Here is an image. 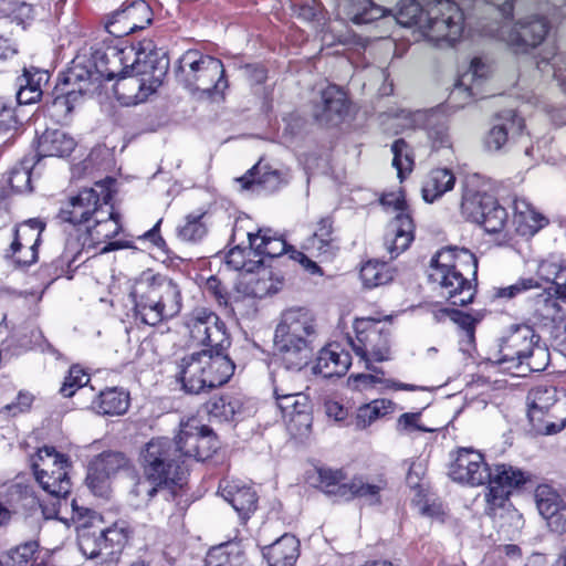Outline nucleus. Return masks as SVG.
I'll use <instances>...</instances> for the list:
<instances>
[{"mask_svg":"<svg viewBox=\"0 0 566 566\" xmlns=\"http://www.w3.org/2000/svg\"><path fill=\"white\" fill-rule=\"evenodd\" d=\"M210 440L211 436L208 430L187 423L180 429L176 441L172 442L174 451L178 454L179 459L184 457L203 461L207 452L201 450L200 442L206 443L210 442Z\"/></svg>","mask_w":566,"mask_h":566,"instance_id":"27","label":"nucleus"},{"mask_svg":"<svg viewBox=\"0 0 566 566\" xmlns=\"http://www.w3.org/2000/svg\"><path fill=\"white\" fill-rule=\"evenodd\" d=\"M269 566H294L300 556V542L291 535L284 534L263 552Z\"/></svg>","mask_w":566,"mask_h":566,"instance_id":"31","label":"nucleus"},{"mask_svg":"<svg viewBox=\"0 0 566 566\" xmlns=\"http://www.w3.org/2000/svg\"><path fill=\"white\" fill-rule=\"evenodd\" d=\"M558 295L554 287L537 290L533 296H527V306L533 316L545 323H563L565 313L558 303Z\"/></svg>","mask_w":566,"mask_h":566,"instance_id":"25","label":"nucleus"},{"mask_svg":"<svg viewBox=\"0 0 566 566\" xmlns=\"http://www.w3.org/2000/svg\"><path fill=\"white\" fill-rule=\"evenodd\" d=\"M248 239L254 250V256L274 259L286 252V242L273 234L271 229H260L258 232H249Z\"/></svg>","mask_w":566,"mask_h":566,"instance_id":"36","label":"nucleus"},{"mask_svg":"<svg viewBox=\"0 0 566 566\" xmlns=\"http://www.w3.org/2000/svg\"><path fill=\"white\" fill-rule=\"evenodd\" d=\"M90 381V376L77 365L70 368L69 375L60 389L64 397H72L78 389H82Z\"/></svg>","mask_w":566,"mask_h":566,"instance_id":"62","label":"nucleus"},{"mask_svg":"<svg viewBox=\"0 0 566 566\" xmlns=\"http://www.w3.org/2000/svg\"><path fill=\"white\" fill-rule=\"evenodd\" d=\"M455 176L447 168L432 169L423 180L422 198L426 202L432 203L446 192L453 189Z\"/></svg>","mask_w":566,"mask_h":566,"instance_id":"35","label":"nucleus"},{"mask_svg":"<svg viewBox=\"0 0 566 566\" xmlns=\"http://www.w3.org/2000/svg\"><path fill=\"white\" fill-rule=\"evenodd\" d=\"M168 60L158 52L143 50L130 64L132 75H123L115 84V93L126 104L147 99L161 85L167 73Z\"/></svg>","mask_w":566,"mask_h":566,"instance_id":"5","label":"nucleus"},{"mask_svg":"<svg viewBox=\"0 0 566 566\" xmlns=\"http://www.w3.org/2000/svg\"><path fill=\"white\" fill-rule=\"evenodd\" d=\"M489 73V67L481 59L474 57L468 71L460 75L452 94L467 92L470 96L476 95L475 88Z\"/></svg>","mask_w":566,"mask_h":566,"instance_id":"43","label":"nucleus"},{"mask_svg":"<svg viewBox=\"0 0 566 566\" xmlns=\"http://www.w3.org/2000/svg\"><path fill=\"white\" fill-rule=\"evenodd\" d=\"M104 210H106V216L101 214L95 218L93 221L94 224L86 226L83 233L78 234L76 238H73V234L70 233L66 247L71 252L80 254L83 249L93 248L95 244L118 234L120 226L113 210V206L109 203Z\"/></svg>","mask_w":566,"mask_h":566,"instance_id":"17","label":"nucleus"},{"mask_svg":"<svg viewBox=\"0 0 566 566\" xmlns=\"http://www.w3.org/2000/svg\"><path fill=\"white\" fill-rule=\"evenodd\" d=\"M347 17L356 24L369 23L391 13L390 10L371 0H345Z\"/></svg>","mask_w":566,"mask_h":566,"instance_id":"40","label":"nucleus"},{"mask_svg":"<svg viewBox=\"0 0 566 566\" xmlns=\"http://www.w3.org/2000/svg\"><path fill=\"white\" fill-rule=\"evenodd\" d=\"M493 10L501 17V21L483 24L481 32L503 41L515 52H526L543 42L548 32V24L543 18L530 17L511 23L513 0H505Z\"/></svg>","mask_w":566,"mask_h":566,"instance_id":"6","label":"nucleus"},{"mask_svg":"<svg viewBox=\"0 0 566 566\" xmlns=\"http://www.w3.org/2000/svg\"><path fill=\"white\" fill-rule=\"evenodd\" d=\"M151 22V9L144 0L132 2L115 11L106 22V30L122 38L146 28Z\"/></svg>","mask_w":566,"mask_h":566,"instance_id":"19","label":"nucleus"},{"mask_svg":"<svg viewBox=\"0 0 566 566\" xmlns=\"http://www.w3.org/2000/svg\"><path fill=\"white\" fill-rule=\"evenodd\" d=\"M514 209V223L521 235H534L546 224V219L523 199L515 201Z\"/></svg>","mask_w":566,"mask_h":566,"instance_id":"39","label":"nucleus"},{"mask_svg":"<svg viewBox=\"0 0 566 566\" xmlns=\"http://www.w3.org/2000/svg\"><path fill=\"white\" fill-rule=\"evenodd\" d=\"M315 336V318L310 311L297 307L282 314L274 344L286 369L300 371L308 364Z\"/></svg>","mask_w":566,"mask_h":566,"instance_id":"3","label":"nucleus"},{"mask_svg":"<svg viewBox=\"0 0 566 566\" xmlns=\"http://www.w3.org/2000/svg\"><path fill=\"white\" fill-rule=\"evenodd\" d=\"M102 80L97 66H94V70H92V66L73 62V65L63 76L61 84L67 88H75L76 95L80 97L98 92Z\"/></svg>","mask_w":566,"mask_h":566,"instance_id":"28","label":"nucleus"},{"mask_svg":"<svg viewBox=\"0 0 566 566\" xmlns=\"http://www.w3.org/2000/svg\"><path fill=\"white\" fill-rule=\"evenodd\" d=\"M113 179L98 181L92 188H84L75 196L69 198L60 210L59 217L62 221L82 231V227L91 224L101 214L106 216L104 210L113 199Z\"/></svg>","mask_w":566,"mask_h":566,"instance_id":"9","label":"nucleus"},{"mask_svg":"<svg viewBox=\"0 0 566 566\" xmlns=\"http://www.w3.org/2000/svg\"><path fill=\"white\" fill-rule=\"evenodd\" d=\"M252 255L254 256V250L251 247L249 250L235 247L228 252L226 264L228 268L235 271H244L245 273L252 272L264 262L263 258L256 260L251 259Z\"/></svg>","mask_w":566,"mask_h":566,"instance_id":"52","label":"nucleus"},{"mask_svg":"<svg viewBox=\"0 0 566 566\" xmlns=\"http://www.w3.org/2000/svg\"><path fill=\"white\" fill-rule=\"evenodd\" d=\"M205 213L188 214L184 222L177 228V237L180 241L195 243L207 234V226L203 222Z\"/></svg>","mask_w":566,"mask_h":566,"instance_id":"51","label":"nucleus"},{"mask_svg":"<svg viewBox=\"0 0 566 566\" xmlns=\"http://www.w3.org/2000/svg\"><path fill=\"white\" fill-rule=\"evenodd\" d=\"M349 366V354L340 349L338 345H328L319 352L313 371L325 378L339 377L347 371Z\"/></svg>","mask_w":566,"mask_h":566,"instance_id":"30","label":"nucleus"},{"mask_svg":"<svg viewBox=\"0 0 566 566\" xmlns=\"http://www.w3.org/2000/svg\"><path fill=\"white\" fill-rule=\"evenodd\" d=\"M39 226L38 221L30 220L17 228L10 247L11 256L17 264L27 266L36 261V243L42 230Z\"/></svg>","mask_w":566,"mask_h":566,"instance_id":"22","label":"nucleus"},{"mask_svg":"<svg viewBox=\"0 0 566 566\" xmlns=\"http://www.w3.org/2000/svg\"><path fill=\"white\" fill-rule=\"evenodd\" d=\"M164 483L148 479V476L138 478L129 491V502L135 507L147 505L151 497L157 493Z\"/></svg>","mask_w":566,"mask_h":566,"instance_id":"54","label":"nucleus"},{"mask_svg":"<svg viewBox=\"0 0 566 566\" xmlns=\"http://www.w3.org/2000/svg\"><path fill=\"white\" fill-rule=\"evenodd\" d=\"M526 480L527 476L522 470L509 464H496L488 481L511 492L512 489L524 484Z\"/></svg>","mask_w":566,"mask_h":566,"instance_id":"47","label":"nucleus"},{"mask_svg":"<svg viewBox=\"0 0 566 566\" xmlns=\"http://www.w3.org/2000/svg\"><path fill=\"white\" fill-rule=\"evenodd\" d=\"M524 120L513 109H505L501 112L490 129L485 145L489 149L499 150L509 140L510 136H515L522 132Z\"/></svg>","mask_w":566,"mask_h":566,"instance_id":"26","label":"nucleus"},{"mask_svg":"<svg viewBox=\"0 0 566 566\" xmlns=\"http://www.w3.org/2000/svg\"><path fill=\"white\" fill-rule=\"evenodd\" d=\"M132 296L136 316L150 326L172 318L181 310V290L167 276L144 274L135 284Z\"/></svg>","mask_w":566,"mask_h":566,"instance_id":"4","label":"nucleus"},{"mask_svg":"<svg viewBox=\"0 0 566 566\" xmlns=\"http://www.w3.org/2000/svg\"><path fill=\"white\" fill-rule=\"evenodd\" d=\"M356 340L353 343V349L356 355L366 361L367 369L369 363L384 361L389 359V329L379 322L371 318L358 319L355 325Z\"/></svg>","mask_w":566,"mask_h":566,"instance_id":"15","label":"nucleus"},{"mask_svg":"<svg viewBox=\"0 0 566 566\" xmlns=\"http://www.w3.org/2000/svg\"><path fill=\"white\" fill-rule=\"evenodd\" d=\"M242 284L247 294L262 298L269 294L276 293L281 281L273 277V273L269 268L260 264L254 271L244 274Z\"/></svg>","mask_w":566,"mask_h":566,"instance_id":"34","label":"nucleus"},{"mask_svg":"<svg viewBox=\"0 0 566 566\" xmlns=\"http://www.w3.org/2000/svg\"><path fill=\"white\" fill-rule=\"evenodd\" d=\"M497 516L500 528L510 538H514L524 527L523 514L512 505L504 507Z\"/></svg>","mask_w":566,"mask_h":566,"instance_id":"55","label":"nucleus"},{"mask_svg":"<svg viewBox=\"0 0 566 566\" xmlns=\"http://www.w3.org/2000/svg\"><path fill=\"white\" fill-rule=\"evenodd\" d=\"M541 289V283L535 277H520L514 284L502 287L497 291V296L513 298L521 294H527Z\"/></svg>","mask_w":566,"mask_h":566,"instance_id":"63","label":"nucleus"},{"mask_svg":"<svg viewBox=\"0 0 566 566\" xmlns=\"http://www.w3.org/2000/svg\"><path fill=\"white\" fill-rule=\"evenodd\" d=\"M206 410L211 418L219 421H238L253 412L250 400L237 395L212 397L206 403Z\"/></svg>","mask_w":566,"mask_h":566,"instance_id":"24","label":"nucleus"},{"mask_svg":"<svg viewBox=\"0 0 566 566\" xmlns=\"http://www.w3.org/2000/svg\"><path fill=\"white\" fill-rule=\"evenodd\" d=\"M478 261L467 249L444 248L431 259L429 279L441 287L442 295L452 304L464 306L472 302L475 286L464 277L463 271L470 270L474 275Z\"/></svg>","mask_w":566,"mask_h":566,"instance_id":"2","label":"nucleus"},{"mask_svg":"<svg viewBox=\"0 0 566 566\" xmlns=\"http://www.w3.org/2000/svg\"><path fill=\"white\" fill-rule=\"evenodd\" d=\"M128 471V460L120 452H105L101 454L93 464L87 480L91 488L95 489V480L108 479L119 471Z\"/></svg>","mask_w":566,"mask_h":566,"instance_id":"38","label":"nucleus"},{"mask_svg":"<svg viewBox=\"0 0 566 566\" xmlns=\"http://www.w3.org/2000/svg\"><path fill=\"white\" fill-rule=\"evenodd\" d=\"M101 535L103 537L102 543L107 555L120 551L128 538L126 528L118 524H114L105 530L101 528Z\"/></svg>","mask_w":566,"mask_h":566,"instance_id":"58","label":"nucleus"},{"mask_svg":"<svg viewBox=\"0 0 566 566\" xmlns=\"http://www.w3.org/2000/svg\"><path fill=\"white\" fill-rule=\"evenodd\" d=\"M490 485L485 492V512L491 516H497L499 511H504V507L511 505L509 503L510 491L501 488L494 483L489 482Z\"/></svg>","mask_w":566,"mask_h":566,"instance_id":"57","label":"nucleus"},{"mask_svg":"<svg viewBox=\"0 0 566 566\" xmlns=\"http://www.w3.org/2000/svg\"><path fill=\"white\" fill-rule=\"evenodd\" d=\"M494 199L492 196L480 192L469 184L463 185L462 199L460 203L462 214L470 221L476 222L488 209L486 200Z\"/></svg>","mask_w":566,"mask_h":566,"instance_id":"41","label":"nucleus"},{"mask_svg":"<svg viewBox=\"0 0 566 566\" xmlns=\"http://www.w3.org/2000/svg\"><path fill=\"white\" fill-rule=\"evenodd\" d=\"M177 78L191 93L208 96L222 93L228 86L223 63L197 50H188L179 57Z\"/></svg>","mask_w":566,"mask_h":566,"instance_id":"8","label":"nucleus"},{"mask_svg":"<svg viewBox=\"0 0 566 566\" xmlns=\"http://www.w3.org/2000/svg\"><path fill=\"white\" fill-rule=\"evenodd\" d=\"M78 99L75 88H67L60 84L52 107L57 114L67 115L72 112L75 102Z\"/></svg>","mask_w":566,"mask_h":566,"instance_id":"64","label":"nucleus"},{"mask_svg":"<svg viewBox=\"0 0 566 566\" xmlns=\"http://www.w3.org/2000/svg\"><path fill=\"white\" fill-rule=\"evenodd\" d=\"M69 506L71 507L70 517L63 516L62 513L57 515L60 520L72 523L77 531V535L80 532H90L88 528L93 527L95 522H98V517L94 511L78 506L75 500H72ZM64 513L66 514L67 510L63 511V514Z\"/></svg>","mask_w":566,"mask_h":566,"instance_id":"53","label":"nucleus"},{"mask_svg":"<svg viewBox=\"0 0 566 566\" xmlns=\"http://www.w3.org/2000/svg\"><path fill=\"white\" fill-rule=\"evenodd\" d=\"M375 371V374H356L350 375L347 379V385L353 390L364 391L370 388H374L376 385H382L384 387H389V379H385L378 374H382L381 370H377L376 368H369Z\"/></svg>","mask_w":566,"mask_h":566,"instance_id":"61","label":"nucleus"},{"mask_svg":"<svg viewBox=\"0 0 566 566\" xmlns=\"http://www.w3.org/2000/svg\"><path fill=\"white\" fill-rule=\"evenodd\" d=\"M144 474L164 485H181L187 469L174 451L172 441L158 438L149 441L142 454Z\"/></svg>","mask_w":566,"mask_h":566,"instance_id":"11","label":"nucleus"},{"mask_svg":"<svg viewBox=\"0 0 566 566\" xmlns=\"http://www.w3.org/2000/svg\"><path fill=\"white\" fill-rule=\"evenodd\" d=\"M274 397L289 432L295 438L307 436L313 422L307 396L301 388L285 390L282 385H274Z\"/></svg>","mask_w":566,"mask_h":566,"instance_id":"14","label":"nucleus"},{"mask_svg":"<svg viewBox=\"0 0 566 566\" xmlns=\"http://www.w3.org/2000/svg\"><path fill=\"white\" fill-rule=\"evenodd\" d=\"M428 125V138L434 149L451 147V138L444 120H440L436 115H431Z\"/></svg>","mask_w":566,"mask_h":566,"instance_id":"60","label":"nucleus"},{"mask_svg":"<svg viewBox=\"0 0 566 566\" xmlns=\"http://www.w3.org/2000/svg\"><path fill=\"white\" fill-rule=\"evenodd\" d=\"M69 468H54L53 471L46 472V478L41 476V474H34L36 482L40 486L50 495L56 497L57 509L56 514L63 513V511L69 510V502L65 496L70 493L71 490V481L69 478Z\"/></svg>","mask_w":566,"mask_h":566,"instance_id":"29","label":"nucleus"},{"mask_svg":"<svg viewBox=\"0 0 566 566\" xmlns=\"http://www.w3.org/2000/svg\"><path fill=\"white\" fill-rule=\"evenodd\" d=\"M527 416L535 432L553 434L566 424V397L557 398L553 386H536L527 396Z\"/></svg>","mask_w":566,"mask_h":566,"instance_id":"10","label":"nucleus"},{"mask_svg":"<svg viewBox=\"0 0 566 566\" xmlns=\"http://www.w3.org/2000/svg\"><path fill=\"white\" fill-rule=\"evenodd\" d=\"M143 50H146V52L154 51L151 42L148 41L138 49L134 46L108 48L105 52L96 54L93 66H97L101 80L119 78L128 73L130 64Z\"/></svg>","mask_w":566,"mask_h":566,"instance_id":"18","label":"nucleus"},{"mask_svg":"<svg viewBox=\"0 0 566 566\" xmlns=\"http://www.w3.org/2000/svg\"><path fill=\"white\" fill-rule=\"evenodd\" d=\"M129 407V394L123 388L109 387L102 390L92 400L91 408L98 415L120 416Z\"/></svg>","mask_w":566,"mask_h":566,"instance_id":"32","label":"nucleus"},{"mask_svg":"<svg viewBox=\"0 0 566 566\" xmlns=\"http://www.w3.org/2000/svg\"><path fill=\"white\" fill-rule=\"evenodd\" d=\"M464 31V15L459 4L451 0H438L427 10L423 36L436 44L453 45Z\"/></svg>","mask_w":566,"mask_h":566,"instance_id":"12","label":"nucleus"},{"mask_svg":"<svg viewBox=\"0 0 566 566\" xmlns=\"http://www.w3.org/2000/svg\"><path fill=\"white\" fill-rule=\"evenodd\" d=\"M449 476L458 483L478 486L491 478V470L480 451L459 448L450 465Z\"/></svg>","mask_w":566,"mask_h":566,"instance_id":"16","label":"nucleus"},{"mask_svg":"<svg viewBox=\"0 0 566 566\" xmlns=\"http://www.w3.org/2000/svg\"><path fill=\"white\" fill-rule=\"evenodd\" d=\"M486 210L482 213V218L478 219L475 223L483 227L488 233L501 232L507 221V212L501 207L495 199L486 200Z\"/></svg>","mask_w":566,"mask_h":566,"instance_id":"49","label":"nucleus"},{"mask_svg":"<svg viewBox=\"0 0 566 566\" xmlns=\"http://www.w3.org/2000/svg\"><path fill=\"white\" fill-rule=\"evenodd\" d=\"M102 541L101 528L93 532H80L77 535L78 547L88 558L97 557L105 551Z\"/></svg>","mask_w":566,"mask_h":566,"instance_id":"59","label":"nucleus"},{"mask_svg":"<svg viewBox=\"0 0 566 566\" xmlns=\"http://www.w3.org/2000/svg\"><path fill=\"white\" fill-rule=\"evenodd\" d=\"M333 226L328 218H323L318 221L316 229L310 239V247L316 250L319 254L331 255L334 253L336 247L334 243Z\"/></svg>","mask_w":566,"mask_h":566,"instance_id":"50","label":"nucleus"},{"mask_svg":"<svg viewBox=\"0 0 566 566\" xmlns=\"http://www.w3.org/2000/svg\"><path fill=\"white\" fill-rule=\"evenodd\" d=\"M426 15L427 11L424 12L422 10L417 0H400L395 19L401 25H415L422 32L426 23Z\"/></svg>","mask_w":566,"mask_h":566,"instance_id":"48","label":"nucleus"},{"mask_svg":"<svg viewBox=\"0 0 566 566\" xmlns=\"http://www.w3.org/2000/svg\"><path fill=\"white\" fill-rule=\"evenodd\" d=\"M220 495L243 520L256 510L258 494L253 488L241 480H223L219 485Z\"/></svg>","mask_w":566,"mask_h":566,"instance_id":"21","label":"nucleus"},{"mask_svg":"<svg viewBox=\"0 0 566 566\" xmlns=\"http://www.w3.org/2000/svg\"><path fill=\"white\" fill-rule=\"evenodd\" d=\"M187 327L193 344L209 348L187 355L178 363L177 378L182 389L198 395L224 385L234 373V364L224 354L230 339L223 322L213 312L198 308Z\"/></svg>","mask_w":566,"mask_h":566,"instance_id":"1","label":"nucleus"},{"mask_svg":"<svg viewBox=\"0 0 566 566\" xmlns=\"http://www.w3.org/2000/svg\"><path fill=\"white\" fill-rule=\"evenodd\" d=\"M547 346L528 325L516 326L502 339L493 361L505 368L523 367L530 371H542L549 364Z\"/></svg>","mask_w":566,"mask_h":566,"instance_id":"7","label":"nucleus"},{"mask_svg":"<svg viewBox=\"0 0 566 566\" xmlns=\"http://www.w3.org/2000/svg\"><path fill=\"white\" fill-rule=\"evenodd\" d=\"M395 403L388 399H375L358 408L355 419L357 429L364 430L379 418L394 412Z\"/></svg>","mask_w":566,"mask_h":566,"instance_id":"44","label":"nucleus"},{"mask_svg":"<svg viewBox=\"0 0 566 566\" xmlns=\"http://www.w3.org/2000/svg\"><path fill=\"white\" fill-rule=\"evenodd\" d=\"M237 181L241 184L243 189L260 186L264 190L274 191L282 184L283 176L281 171L259 161L244 176L238 178Z\"/></svg>","mask_w":566,"mask_h":566,"instance_id":"37","label":"nucleus"},{"mask_svg":"<svg viewBox=\"0 0 566 566\" xmlns=\"http://www.w3.org/2000/svg\"><path fill=\"white\" fill-rule=\"evenodd\" d=\"M534 497L536 507L549 528L556 533L566 532V505L558 493L543 484L536 488Z\"/></svg>","mask_w":566,"mask_h":566,"instance_id":"20","label":"nucleus"},{"mask_svg":"<svg viewBox=\"0 0 566 566\" xmlns=\"http://www.w3.org/2000/svg\"><path fill=\"white\" fill-rule=\"evenodd\" d=\"M392 277V270L385 262L368 261L360 269L361 282L368 289L387 284Z\"/></svg>","mask_w":566,"mask_h":566,"instance_id":"46","label":"nucleus"},{"mask_svg":"<svg viewBox=\"0 0 566 566\" xmlns=\"http://www.w3.org/2000/svg\"><path fill=\"white\" fill-rule=\"evenodd\" d=\"M346 94L336 85H329L322 91L321 103L315 106L314 116L321 123L336 125L348 114Z\"/></svg>","mask_w":566,"mask_h":566,"instance_id":"23","label":"nucleus"},{"mask_svg":"<svg viewBox=\"0 0 566 566\" xmlns=\"http://www.w3.org/2000/svg\"><path fill=\"white\" fill-rule=\"evenodd\" d=\"M391 151L394 155L392 166L397 170L398 178L403 180L405 176L411 172L413 167V159L409 147L403 139H397L391 145Z\"/></svg>","mask_w":566,"mask_h":566,"instance_id":"56","label":"nucleus"},{"mask_svg":"<svg viewBox=\"0 0 566 566\" xmlns=\"http://www.w3.org/2000/svg\"><path fill=\"white\" fill-rule=\"evenodd\" d=\"M386 482L382 479L366 480L354 478L348 484L342 488L348 489L352 495L363 499L368 504H377L380 501V492L385 489Z\"/></svg>","mask_w":566,"mask_h":566,"instance_id":"45","label":"nucleus"},{"mask_svg":"<svg viewBox=\"0 0 566 566\" xmlns=\"http://www.w3.org/2000/svg\"><path fill=\"white\" fill-rule=\"evenodd\" d=\"M381 206L398 214L388 223L384 237V245L390 259L397 258L413 240L415 226L406 210V201L401 191L386 193L380 199Z\"/></svg>","mask_w":566,"mask_h":566,"instance_id":"13","label":"nucleus"},{"mask_svg":"<svg viewBox=\"0 0 566 566\" xmlns=\"http://www.w3.org/2000/svg\"><path fill=\"white\" fill-rule=\"evenodd\" d=\"M76 147L75 139L61 129H46L38 145L41 157H66Z\"/></svg>","mask_w":566,"mask_h":566,"instance_id":"33","label":"nucleus"},{"mask_svg":"<svg viewBox=\"0 0 566 566\" xmlns=\"http://www.w3.org/2000/svg\"><path fill=\"white\" fill-rule=\"evenodd\" d=\"M31 467L33 474L46 478L48 471H53L54 468L70 467V462L65 454L57 452L53 447L45 446L31 458Z\"/></svg>","mask_w":566,"mask_h":566,"instance_id":"42","label":"nucleus"}]
</instances>
